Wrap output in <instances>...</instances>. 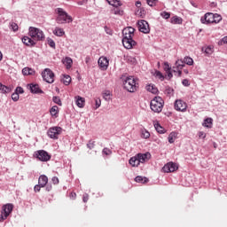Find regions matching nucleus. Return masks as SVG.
<instances>
[{
	"label": "nucleus",
	"mask_w": 227,
	"mask_h": 227,
	"mask_svg": "<svg viewBox=\"0 0 227 227\" xmlns=\"http://www.w3.org/2000/svg\"><path fill=\"white\" fill-rule=\"evenodd\" d=\"M105 31L106 33V35H113V30H111L109 27H105Z\"/></svg>",
	"instance_id": "obj_57"
},
{
	"label": "nucleus",
	"mask_w": 227,
	"mask_h": 227,
	"mask_svg": "<svg viewBox=\"0 0 227 227\" xmlns=\"http://www.w3.org/2000/svg\"><path fill=\"white\" fill-rule=\"evenodd\" d=\"M212 125H214V120L210 117L204 120L202 126L206 129H212Z\"/></svg>",
	"instance_id": "obj_24"
},
{
	"label": "nucleus",
	"mask_w": 227,
	"mask_h": 227,
	"mask_svg": "<svg viewBox=\"0 0 227 227\" xmlns=\"http://www.w3.org/2000/svg\"><path fill=\"white\" fill-rule=\"evenodd\" d=\"M223 20V17H221V15L215 13L214 14V20H213V24H219L220 21Z\"/></svg>",
	"instance_id": "obj_38"
},
{
	"label": "nucleus",
	"mask_w": 227,
	"mask_h": 227,
	"mask_svg": "<svg viewBox=\"0 0 227 227\" xmlns=\"http://www.w3.org/2000/svg\"><path fill=\"white\" fill-rule=\"evenodd\" d=\"M51 182L54 184V185H58V184H59V178H58V176H53L51 178Z\"/></svg>",
	"instance_id": "obj_51"
},
{
	"label": "nucleus",
	"mask_w": 227,
	"mask_h": 227,
	"mask_svg": "<svg viewBox=\"0 0 227 227\" xmlns=\"http://www.w3.org/2000/svg\"><path fill=\"white\" fill-rule=\"evenodd\" d=\"M136 6H137V8H139V6H141V2H137Z\"/></svg>",
	"instance_id": "obj_64"
},
{
	"label": "nucleus",
	"mask_w": 227,
	"mask_h": 227,
	"mask_svg": "<svg viewBox=\"0 0 227 227\" xmlns=\"http://www.w3.org/2000/svg\"><path fill=\"white\" fill-rule=\"evenodd\" d=\"M182 22H183L182 18H180L178 16H174L170 19L171 24H182Z\"/></svg>",
	"instance_id": "obj_35"
},
{
	"label": "nucleus",
	"mask_w": 227,
	"mask_h": 227,
	"mask_svg": "<svg viewBox=\"0 0 227 227\" xmlns=\"http://www.w3.org/2000/svg\"><path fill=\"white\" fill-rule=\"evenodd\" d=\"M103 153L105 155H111V153H113V152L109 148H104L103 149Z\"/></svg>",
	"instance_id": "obj_52"
},
{
	"label": "nucleus",
	"mask_w": 227,
	"mask_h": 227,
	"mask_svg": "<svg viewBox=\"0 0 227 227\" xmlns=\"http://www.w3.org/2000/svg\"><path fill=\"white\" fill-rule=\"evenodd\" d=\"M122 44L125 49H132L136 45V41L132 38H122Z\"/></svg>",
	"instance_id": "obj_17"
},
{
	"label": "nucleus",
	"mask_w": 227,
	"mask_h": 227,
	"mask_svg": "<svg viewBox=\"0 0 227 227\" xmlns=\"http://www.w3.org/2000/svg\"><path fill=\"white\" fill-rule=\"evenodd\" d=\"M48 45H50L51 49H56V43L52 39H48Z\"/></svg>",
	"instance_id": "obj_48"
},
{
	"label": "nucleus",
	"mask_w": 227,
	"mask_h": 227,
	"mask_svg": "<svg viewBox=\"0 0 227 227\" xmlns=\"http://www.w3.org/2000/svg\"><path fill=\"white\" fill-rule=\"evenodd\" d=\"M103 98L106 100V102H109V100H111V90H105L103 92Z\"/></svg>",
	"instance_id": "obj_37"
},
{
	"label": "nucleus",
	"mask_w": 227,
	"mask_h": 227,
	"mask_svg": "<svg viewBox=\"0 0 227 227\" xmlns=\"http://www.w3.org/2000/svg\"><path fill=\"white\" fill-rule=\"evenodd\" d=\"M129 164L132 166V168H137L141 164L139 161V158H137V155H135L129 159Z\"/></svg>",
	"instance_id": "obj_21"
},
{
	"label": "nucleus",
	"mask_w": 227,
	"mask_h": 227,
	"mask_svg": "<svg viewBox=\"0 0 227 227\" xmlns=\"http://www.w3.org/2000/svg\"><path fill=\"white\" fill-rule=\"evenodd\" d=\"M137 157L138 158L140 164H145V162H148V160H150L152 154H150V153H138L137 154Z\"/></svg>",
	"instance_id": "obj_16"
},
{
	"label": "nucleus",
	"mask_w": 227,
	"mask_h": 227,
	"mask_svg": "<svg viewBox=\"0 0 227 227\" xmlns=\"http://www.w3.org/2000/svg\"><path fill=\"white\" fill-rule=\"evenodd\" d=\"M98 65L100 70H107L109 68V59L106 57H100L98 60Z\"/></svg>",
	"instance_id": "obj_14"
},
{
	"label": "nucleus",
	"mask_w": 227,
	"mask_h": 227,
	"mask_svg": "<svg viewBox=\"0 0 227 227\" xmlns=\"http://www.w3.org/2000/svg\"><path fill=\"white\" fill-rule=\"evenodd\" d=\"M50 114L52 118H58L59 114V107L58 106H54L50 109Z\"/></svg>",
	"instance_id": "obj_25"
},
{
	"label": "nucleus",
	"mask_w": 227,
	"mask_h": 227,
	"mask_svg": "<svg viewBox=\"0 0 227 227\" xmlns=\"http://www.w3.org/2000/svg\"><path fill=\"white\" fill-rule=\"evenodd\" d=\"M15 93H17L18 95H22V93H24V89H22V87H17L15 90Z\"/></svg>",
	"instance_id": "obj_49"
},
{
	"label": "nucleus",
	"mask_w": 227,
	"mask_h": 227,
	"mask_svg": "<svg viewBox=\"0 0 227 227\" xmlns=\"http://www.w3.org/2000/svg\"><path fill=\"white\" fill-rule=\"evenodd\" d=\"M74 100L77 107H79L80 109H82V107H84L86 104V99L84 98L81 96H76L74 97Z\"/></svg>",
	"instance_id": "obj_18"
},
{
	"label": "nucleus",
	"mask_w": 227,
	"mask_h": 227,
	"mask_svg": "<svg viewBox=\"0 0 227 227\" xmlns=\"http://www.w3.org/2000/svg\"><path fill=\"white\" fill-rule=\"evenodd\" d=\"M174 107L176 111H179L180 113H185L187 111V103H185L182 99H177L174 104Z\"/></svg>",
	"instance_id": "obj_11"
},
{
	"label": "nucleus",
	"mask_w": 227,
	"mask_h": 227,
	"mask_svg": "<svg viewBox=\"0 0 227 227\" xmlns=\"http://www.w3.org/2000/svg\"><path fill=\"white\" fill-rule=\"evenodd\" d=\"M52 190V186L51 185H48L46 186V191H51Z\"/></svg>",
	"instance_id": "obj_61"
},
{
	"label": "nucleus",
	"mask_w": 227,
	"mask_h": 227,
	"mask_svg": "<svg viewBox=\"0 0 227 227\" xmlns=\"http://www.w3.org/2000/svg\"><path fill=\"white\" fill-rule=\"evenodd\" d=\"M178 137V133L177 132H171L169 135H168V143H170V145H173V143H175V141H176V138Z\"/></svg>",
	"instance_id": "obj_27"
},
{
	"label": "nucleus",
	"mask_w": 227,
	"mask_h": 227,
	"mask_svg": "<svg viewBox=\"0 0 227 227\" xmlns=\"http://www.w3.org/2000/svg\"><path fill=\"white\" fill-rule=\"evenodd\" d=\"M10 27L12 29V31H19V25H17L15 22H11Z\"/></svg>",
	"instance_id": "obj_45"
},
{
	"label": "nucleus",
	"mask_w": 227,
	"mask_h": 227,
	"mask_svg": "<svg viewBox=\"0 0 227 227\" xmlns=\"http://www.w3.org/2000/svg\"><path fill=\"white\" fill-rule=\"evenodd\" d=\"M164 71L165 72H169V70H171V67H169V63H168V62H165L164 63Z\"/></svg>",
	"instance_id": "obj_53"
},
{
	"label": "nucleus",
	"mask_w": 227,
	"mask_h": 227,
	"mask_svg": "<svg viewBox=\"0 0 227 227\" xmlns=\"http://www.w3.org/2000/svg\"><path fill=\"white\" fill-rule=\"evenodd\" d=\"M41 187H42V186H40V184H36V185L34 187L35 192H40Z\"/></svg>",
	"instance_id": "obj_59"
},
{
	"label": "nucleus",
	"mask_w": 227,
	"mask_h": 227,
	"mask_svg": "<svg viewBox=\"0 0 227 227\" xmlns=\"http://www.w3.org/2000/svg\"><path fill=\"white\" fill-rule=\"evenodd\" d=\"M168 76V79H171L173 77V73H171V70L165 71Z\"/></svg>",
	"instance_id": "obj_58"
},
{
	"label": "nucleus",
	"mask_w": 227,
	"mask_h": 227,
	"mask_svg": "<svg viewBox=\"0 0 227 227\" xmlns=\"http://www.w3.org/2000/svg\"><path fill=\"white\" fill-rule=\"evenodd\" d=\"M52 101L58 106H63V103H61V98H59V97H53Z\"/></svg>",
	"instance_id": "obj_42"
},
{
	"label": "nucleus",
	"mask_w": 227,
	"mask_h": 227,
	"mask_svg": "<svg viewBox=\"0 0 227 227\" xmlns=\"http://www.w3.org/2000/svg\"><path fill=\"white\" fill-rule=\"evenodd\" d=\"M135 182H137V184H147L148 178L137 176V177H135Z\"/></svg>",
	"instance_id": "obj_33"
},
{
	"label": "nucleus",
	"mask_w": 227,
	"mask_h": 227,
	"mask_svg": "<svg viewBox=\"0 0 227 227\" xmlns=\"http://www.w3.org/2000/svg\"><path fill=\"white\" fill-rule=\"evenodd\" d=\"M160 17H162V19H165L166 20H168V19H169V17H171V13L164 11V12H160Z\"/></svg>",
	"instance_id": "obj_41"
},
{
	"label": "nucleus",
	"mask_w": 227,
	"mask_h": 227,
	"mask_svg": "<svg viewBox=\"0 0 227 227\" xmlns=\"http://www.w3.org/2000/svg\"><path fill=\"white\" fill-rule=\"evenodd\" d=\"M53 35H55V36H65V30L59 27H56L53 29Z\"/></svg>",
	"instance_id": "obj_26"
},
{
	"label": "nucleus",
	"mask_w": 227,
	"mask_h": 227,
	"mask_svg": "<svg viewBox=\"0 0 227 227\" xmlns=\"http://www.w3.org/2000/svg\"><path fill=\"white\" fill-rule=\"evenodd\" d=\"M82 200H83V203L88 202V200H90V196L88 195V193L83 194Z\"/></svg>",
	"instance_id": "obj_55"
},
{
	"label": "nucleus",
	"mask_w": 227,
	"mask_h": 227,
	"mask_svg": "<svg viewBox=\"0 0 227 227\" xmlns=\"http://www.w3.org/2000/svg\"><path fill=\"white\" fill-rule=\"evenodd\" d=\"M183 86H191V83L189 82V80L184 79L182 82Z\"/></svg>",
	"instance_id": "obj_56"
},
{
	"label": "nucleus",
	"mask_w": 227,
	"mask_h": 227,
	"mask_svg": "<svg viewBox=\"0 0 227 227\" xmlns=\"http://www.w3.org/2000/svg\"><path fill=\"white\" fill-rule=\"evenodd\" d=\"M28 35L34 42H43V40H45V34H43V31L35 27H30L28 28Z\"/></svg>",
	"instance_id": "obj_2"
},
{
	"label": "nucleus",
	"mask_w": 227,
	"mask_h": 227,
	"mask_svg": "<svg viewBox=\"0 0 227 227\" xmlns=\"http://www.w3.org/2000/svg\"><path fill=\"white\" fill-rule=\"evenodd\" d=\"M185 67L183 59H177L173 67L174 74H177V77H182V69Z\"/></svg>",
	"instance_id": "obj_8"
},
{
	"label": "nucleus",
	"mask_w": 227,
	"mask_h": 227,
	"mask_svg": "<svg viewBox=\"0 0 227 227\" xmlns=\"http://www.w3.org/2000/svg\"><path fill=\"white\" fill-rule=\"evenodd\" d=\"M148 6H155L159 0H146Z\"/></svg>",
	"instance_id": "obj_46"
},
{
	"label": "nucleus",
	"mask_w": 227,
	"mask_h": 227,
	"mask_svg": "<svg viewBox=\"0 0 227 227\" xmlns=\"http://www.w3.org/2000/svg\"><path fill=\"white\" fill-rule=\"evenodd\" d=\"M145 90H146L147 91H149L150 93H153L154 95L159 92V90H158L157 87H155V85H153V84H149V85H147V86L145 87Z\"/></svg>",
	"instance_id": "obj_28"
},
{
	"label": "nucleus",
	"mask_w": 227,
	"mask_h": 227,
	"mask_svg": "<svg viewBox=\"0 0 227 227\" xmlns=\"http://www.w3.org/2000/svg\"><path fill=\"white\" fill-rule=\"evenodd\" d=\"M138 29L141 33H144L145 35H148L150 33V25L148 24V21L142 20H138Z\"/></svg>",
	"instance_id": "obj_10"
},
{
	"label": "nucleus",
	"mask_w": 227,
	"mask_h": 227,
	"mask_svg": "<svg viewBox=\"0 0 227 227\" xmlns=\"http://www.w3.org/2000/svg\"><path fill=\"white\" fill-rule=\"evenodd\" d=\"M13 212V204H5L2 207V211L0 215V223H3V221H5V219H8V216L10 214Z\"/></svg>",
	"instance_id": "obj_5"
},
{
	"label": "nucleus",
	"mask_w": 227,
	"mask_h": 227,
	"mask_svg": "<svg viewBox=\"0 0 227 227\" xmlns=\"http://www.w3.org/2000/svg\"><path fill=\"white\" fill-rule=\"evenodd\" d=\"M124 89L127 90L129 93H134L137 90V82H136V78L134 76H128L123 81Z\"/></svg>",
	"instance_id": "obj_3"
},
{
	"label": "nucleus",
	"mask_w": 227,
	"mask_h": 227,
	"mask_svg": "<svg viewBox=\"0 0 227 227\" xmlns=\"http://www.w3.org/2000/svg\"><path fill=\"white\" fill-rule=\"evenodd\" d=\"M20 96L17 92L12 94V99L13 102H19Z\"/></svg>",
	"instance_id": "obj_47"
},
{
	"label": "nucleus",
	"mask_w": 227,
	"mask_h": 227,
	"mask_svg": "<svg viewBox=\"0 0 227 227\" xmlns=\"http://www.w3.org/2000/svg\"><path fill=\"white\" fill-rule=\"evenodd\" d=\"M100 106H102V100H100L99 98L95 99V107L94 109H98V107H100Z\"/></svg>",
	"instance_id": "obj_44"
},
{
	"label": "nucleus",
	"mask_w": 227,
	"mask_h": 227,
	"mask_svg": "<svg viewBox=\"0 0 227 227\" xmlns=\"http://www.w3.org/2000/svg\"><path fill=\"white\" fill-rule=\"evenodd\" d=\"M88 148H90V150H92V148L95 147V142L93 141H90L89 144L87 145Z\"/></svg>",
	"instance_id": "obj_54"
},
{
	"label": "nucleus",
	"mask_w": 227,
	"mask_h": 227,
	"mask_svg": "<svg viewBox=\"0 0 227 227\" xmlns=\"http://www.w3.org/2000/svg\"><path fill=\"white\" fill-rule=\"evenodd\" d=\"M22 43L25 45H27L28 47H33L35 45H36V42H35V40H33L31 37L29 36H24L22 38Z\"/></svg>",
	"instance_id": "obj_19"
},
{
	"label": "nucleus",
	"mask_w": 227,
	"mask_h": 227,
	"mask_svg": "<svg viewBox=\"0 0 227 227\" xmlns=\"http://www.w3.org/2000/svg\"><path fill=\"white\" fill-rule=\"evenodd\" d=\"M222 41H223L224 43H227V36L223 37V38L222 39Z\"/></svg>",
	"instance_id": "obj_62"
},
{
	"label": "nucleus",
	"mask_w": 227,
	"mask_h": 227,
	"mask_svg": "<svg viewBox=\"0 0 227 227\" xmlns=\"http://www.w3.org/2000/svg\"><path fill=\"white\" fill-rule=\"evenodd\" d=\"M198 136H199L200 139H205V137H207V133H205L203 131H200L198 133Z\"/></svg>",
	"instance_id": "obj_50"
},
{
	"label": "nucleus",
	"mask_w": 227,
	"mask_h": 227,
	"mask_svg": "<svg viewBox=\"0 0 227 227\" xmlns=\"http://www.w3.org/2000/svg\"><path fill=\"white\" fill-rule=\"evenodd\" d=\"M62 130L61 127H52L49 129L47 134L51 139H58V136L61 134Z\"/></svg>",
	"instance_id": "obj_9"
},
{
	"label": "nucleus",
	"mask_w": 227,
	"mask_h": 227,
	"mask_svg": "<svg viewBox=\"0 0 227 227\" xmlns=\"http://www.w3.org/2000/svg\"><path fill=\"white\" fill-rule=\"evenodd\" d=\"M178 169V166L176 163L168 162L162 168L164 173H173Z\"/></svg>",
	"instance_id": "obj_13"
},
{
	"label": "nucleus",
	"mask_w": 227,
	"mask_h": 227,
	"mask_svg": "<svg viewBox=\"0 0 227 227\" xmlns=\"http://www.w3.org/2000/svg\"><path fill=\"white\" fill-rule=\"evenodd\" d=\"M106 1L112 6H114L115 8H119V6H121V0H106Z\"/></svg>",
	"instance_id": "obj_34"
},
{
	"label": "nucleus",
	"mask_w": 227,
	"mask_h": 227,
	"mask_svg": "<svg viewBox=\"0 0 227 227\" xmlns=\"http://www.w3.org/2000/svg\"><path fill=\"white\" fill-rule=\"evenodd\" d=\"M48 183H49V178L47 177V176H39L38 184H40V187H45Z\"/></svg>",
	"instance_id": "obj_22"
},
{
	"label": "nucleus",
	"mask_w": 227,
	"mask_h": 227,
	"mask_svg": "<svg viewBox=\"0 0 227 227\" xmlns=\"http://www.w3.org/2000/svg\"><path fill=\"white\" fill-rule=\"evenodd\" d=\"M0 91H2L3 93H8V91H10V88L3 85V83H0Z\"/></svg>",
	"instance_id": "obj_43"
},
{
	"label": "nucleus",
	"mask_w": 227,
	"mask_h": 227,
	"mask_svg": "<svg viewBox=\"0 0 227 227\" xmlns=\"http://www.w3.org/2000/svg\"><path fill=\"white\" fill-rule=\"evenodd\" d=\"M76 196H77V194H75V192H72V193L70 194L71 200H75Z\"/></svg>",
	"instance_id": "obj_60"
},
{
	"label": "nucleus",
	"mask_w": 227,
	"mask_h": 227,
	"mask_svg": "<svg viewBox=\"0 0 227 227\" xmlns=\"http://www.w3.org/2000/svg\"><path fill=\"white\" fill-rule=\"evenodd\" d=\"M55 12L57 13V24H70V22H74L72 16H70L63 8H57Z\"/></svg>",
	"instance_id": "obj_1"
},
{
	"label": "nucleus",
	"mask_w": 227,
	"mask_h": 227,
	"mask_svg": "<svg viewBox=\"0 0 227 227\" xmlns=\"http://www.w3.org/2000/svg\"><path fill=\"white\" fill-rule=\"evenodd\" d=\"M62 82L65 86H68L72 82V77L68 74H63Z\"/></svg>",
	"instance_id": "obj_30"
},
{
	"label": "nucleus",
	"mask_w": 227,
	"mask_h": 227,
	"mask_svg": "<svg viewBox=\"0 0 227 227\" xmlns=\"http://www.w3.org/2000/svg\"><path fill=\"white\" fill-rule=\"evenodd\" d=\"M183 62L184 65H189V67H192L194 65V60L191 57H184Z\"/></svg>",
	"instance_id": "obj_32"
},
{
	"label": "nucleus",
	"mask_w": 227,
	"mask_h": 227,
	"mask_svg": "<svg viewBox=\"0 0 227 227\" xmlns=\"http://www.w3.org/2000/svg\"><path fill=\"white\" fill-rule=\"evenodd\" d=\"M153 125H154L155 130H157L159 134H164V132H166V129L162 128V126H160L159 122H154Z\"/></svg>",
	"instance_id": "obj_31"
},
{
	"label": "nucleus",
	"mask_w": 227,
	"mask_h": 227,
	"mask_svg": "<svg viewBox=\"0 0 227 227\" xmlns=\"http://www.w3.org/2000/svg\"><path fill=\"white\" fill-rule=\"evenodd\" d=\"M141 137L144 138V139H148V137H150V132L146 129H142L141 131Z\"/></svg>",
	"instance_id": "obj_39"
},
{
	"label": "nucleus",
	"mask_w": 227,
	"mask_h": 227,
	"mask_svg": "<svg viewBox=\"0 0 227 227\" xmlns=\"http://www.w3.org/2000/svg\"><path fill=\"white\" fill-rule=\"evenodd\" d=\"M154 77H156L157 79H160V81L164 80V74H162V73H160V71H155Z\"/></svg>",
	"instance_id": "obj_40"
},
{
	"label": "nucleus",
	"mask_w": 227,
	"mask_h": 227,
	"mask_svg": "<svg viewBox=\"0 0 227 227\" xmlns=\"http://www.w3.org/2000/svg\"><path fill=\"white\" fill-rule=\"evenodd\" d=\"M62 63L67 70H70V68H72V65H74V60H72V58L70 57H66L62 59Z\"/></svg>",
	"instance_id": "obj_20"
},
{
	"label": "nucleus",
	"mask_w": 227,
	"mask_h": 227,
	"mask_svg": "<svg viewBox=\"0 0 227 227\" xmlns=\"http://www.w3.org/2000/svg\"><path fill=\"white\" fill-rule=\"evenodd\" d=\"M42 77L45 82H48V84H52V82H54V72H52L51 68H45L42 72Z\"/></svg>",
	"instance_id": "obj_7"
},
{
	"label": "nucleus",
	"mask_w": 227,
	"mask_h": 227,
	"mask_svg": "<svg viewBox=\"0 0 227 227\" xmlns=\"http://www.w3.org/2000/svg\"><path fill=\"white\" fill-rule=\"evenodd\" d=\"M201 24H214V13L207 12L200 18Z\"/></svg>",
	"instance_id": "obj_12"
},
{
	"label": "nucleus",
	"mask_w": 227,
	"mask_h": 227,
	"mask_svg": "<svg viewBox=\"0 0 227 227\" xmlns=\"http://www.w3.org/2000/svg\"><path fill=\"white\" fill-rule=\"evenodd\" d=\"M150 107L153 113H161L164 107V99L160 97H155L151 100Z\"/></svg>",
	"instance_id": "obj_4"
},
{
	"label": "nucleus",
	"mask_w": 227,
	"mask_h": 227,
	"mask_svg": "<svg viewBox=\"0 0 227 227\" xmlns=\"http://www.w3.org/2000/svg\"><path fill=\"white\" fill-rule=\"evenodd\" d=\"M202 51H204L205 54L207 56H211V54H214V47L212 46H207L206 48H203Z\"/></svg>",
	"instance_id": "obj_36"
},
{
	"label": "nucleus",
	"mask_w": 227,
	"mask_h": 227,
	"mask_svg": "<svg viewBox=\"0 0 227 227\" xmlns=\"http://www.w3.org/2000/svg\"><path fill=\"white\" fill-rule=\"evenodd\" d=\"M34 157L35 159H38V160H41V162H48V160H51L50 153L44 150H39L35 152Z\"/></svg>",
	"instance_id": "obj_6"
},
{
	"label": "nucleus",
	"mask_w": 227,
	"mask_h": 227,
	"mask_svg": "<svg viewBox=\"0 0 227 227\" xmlns=\"http://www.w3.org/2000/svg\"><path fill=\"white\" fill-rule=\"evenodd\" d=\"M23 75H35V70L30 67H24L22 69Z\"/></svg>",
	"instance_id": "obj_29"
},
{
	"label": "nucleus",
	"mask_w": 227,
	"mask_h": 227,
	"mask_svg": "<svg viewBox=\"0 0 227 227\" xmlns=\"http://www.w3.org/2000/svg\"><path fill=\"white\" fill-rule=\"evenodd\" d=\"M85 63H90V57H86Z\"/></svg>",
	"instance_id": "obj_63"
},
{
	"label": "nucleus",
	"mask_w": 227,
	"mask_h": 227,
	"mask_svg": "<svg viewBox=\"0 0 227 227\" xmlns=\"http://www.w3.org/2000/svg\"><path fill=\"white\" fill-rule=\"evenodd\" d=\"M29 90L31 93H43V91L40 89V86H38V84H30Z\"/></svg>",
	"instance_id": "obj_23"
},
{
	"label": "nucleus",
	"mask_w": 227,
	"mask_h": 227,
	"mask_svg": "<svg viewBox=\"0 0 227 227\" xmlns=\"http://www.w3.org/2000/svg\"><path fill=\"white\" fill-rule=\"evenodd\" d=\"M136 29L132 27H125L122 30V38H134V32Z\"/></svg>",
	"instance_id": "obj_15"
}]
</instances>
